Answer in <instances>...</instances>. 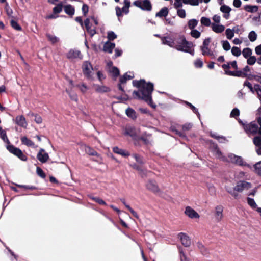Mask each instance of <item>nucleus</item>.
I'll use <instances>...</instances> for the list:
<instances>
[{
	"label": "nucleus",
	"mask_w": 261,
	"mask_h": 261,
	"mask_svg": "<svg viewBox=\"0 0 261 261\" xmlns=\"http://www.w3.org/2000/svg\"><path fill=\"white\" fill-rule=\"evenodd\" d=\"M67 58L69 59H74L79 58L82 59V56L79 50L75 49H71L67 54Z\"/></svg>",
	"instance_id": "obj_16"
},
{
	"label": "nucleus",
	"mask_w": 261,
	"mask_h": 261,
	"mask_svg": "<svg viewBox=\"0 0 261 261\" xmlns=\"http://www.w3.org/2000/svg\"><path fill=\"white\" fill-rule=\"evenodd\" d=\"M253 143L255 146V147L261 145V135L257 136L253 138Z\"/></svg>",
	"instance_id": "obj_46"
},
{
	"label": "nucleus",
	"mask_w": 261,
	"mask_h": 261,
	"mask_svg": "<svg viewBox=\"0 0 261 261\" xmlns=\"http://www.w3.org/2000/svg\"><path fill=\"white\" fill-rule=\"evenodd\" d=\"M93 86L96 92L98 93H105L110 91V89L108 87L103 85L94 84Z\"/></svg>",
	"instance_id": "obj_23"
},
{
	"label": "nucleus",
	"mask_w": 261,
	"mask_h": 261,
	"mask_svg": "<svg viewBox=\"0 0 261 261\" xmlns=\"http://www.w3.org/2000/svg\"><path fill=\"white\" fill-rule=\"evenodd\" d=\"M255 93H256L257 95L258 98L259 99L260 101L261 102V86H260L259 85H255Z\"/></svg>",
	"instance_id": "obj_52"
},
{
	"label": "nucleus",
	"mask_w": 261,
	"mask_h": 261,
	"mask_svg": "<svg viewBox=\"0 0 261 261\" xmlns=\"http://www.w3.org/2000/svg\"><path fill=\"white\" fill-rule=\"evenodd\" d=\"M124 134L135 138L138 136V131L133 127L128 126L125 128Z\"/></svg>",
	"instance_id": "obj_20"
},
{
	"label": "nucleus",
	"mask_w": 261,
	"mask_h": 261,
	"mask_svg": "<svg viewBox=\"0 0 261 261\" xmlns=\"http://www.w3.org/2000/svg\"><path fill=\"white\" fill-rule=\"evenodd\" d=\"M38 160L41 163H45L49 159V155L43 149H40L37 155Z\"/></svg>",
	"instance_id": "obj_15"
},
{
	"label": "nucleus",
	"mask_w": 261,
	"mask_h": 261,
	"mask_svg": "<svg viewBox=\"0 0 261 261\" xmlns=\"http://www.w3.org/2000/svg\"><path fill=\"white\" fill-rule=\"evenodd\" d=\"M222 47L225 51H228L230 49L231 46L229 42L227 40H222L221 42Z\"/></svg>",
	"instance_id": "obj_42"
},
{
	"label": "nucleus",
	"mask_w": 261,
	"mask_h": 261,
	"mask_svg": "<svg viewBox=\"0 0 261 261\" xmlns=\"http://www.w3.org/2000/svg\"><path fill=\"white\" fill-rule=\"evenodd\" d=\"M125 113L127 116L129 117H130L133 119H135L136 118V112L133 109L130 108H128L126 110Z\"/></svg>",
	"instance_id": "obj_35"
},
{
	"label": "nucleus",
	"mask_w": 261,
	"mask_h": 261,
	"mask_svg": "<svg viewBox=\"0 0 261 261\" xmlns=\"http://www.w3.org/2000/svg\"><path fill=\"white\" fill-rule=\"evenodd\" d=\"M113 151L115 153L120 154L124 157H126L129 155V153L127 151L119 148L118 147H113Z\"/></svg>",
	"instance_id": "obj_26"
},
{
	"label": "nucleus",
	"mask_w": 261,
	"mask_h": 261,
	"mask_svg": "<svg viewBox=\"0 0 261 261\" xmlns=\"http://www.w3.org/2000/svg\"><path fill=\"white\" fill-rule=\"evenodd\" d=\"M253 168L254 169V172L261 176V161L253 165Z\"/></svg>",
	"instance_id": "obj_37"
},
{
	"label": "nucleus",
	"mask_w": 261,
	"mask_h": 261,
	"mask_svg": "<svg viewBox=\"0 0 261 261\" xmlns=\"http://www.w3.org/2000/svg\"><path fill=\"white\" fill-rule=\"evenodd\" d=\"M90 198L100 205H107V203L99 197L90 196Z\"/></svg>",
	"instance_id": "obj_47"
},
{
	"label": "nucleus",
	"mask_w": 261,
	"mask_h": 261,
	"mask_svg": "<svg viewBox=\"0 0 261 261\" xmlns=\"http://www.w3.org/2000/svg\"><path fill=\"white\" fill-rule=\"evenodd\" d=\"M201 51L202 55L205 56H208L211 57L212 58L215 57V55L212 50H211L208 46L206 47H201Z\"/></svg>",
	"instance_id": "obj_27"
},
{
	"label": "nucleus",
	"mask_w": 261,
	"mask_h": 261,
	"mask_svg": "<svg viewBox=\"0 0 261 261\" xmlns=\"http://www.w3.org/2000/svg\"><path fill=\"white\" fill-rule=\"evenodd\" d=\"M252 54V51L250 48H245L242 50V55L243 57L247 59L250 57Z\"/></svg>",
	"instance_id": "obj_34"
},
{
	"label": "nucleus",
	"mask_w": 261,
	"mask_h": 261,
	"mask_svg": "<svg viewBox=\"0 0 261 261\" xmlns=\"http://www.w3.org/2000/svg\"><path fill=\"white\" fill-rule=\"evenodd\" d=\"M222 67L225 71V74L226 75H229L228 72H231V71H230L229 70V69L230 68L229 63H228L227 64H225L222 65Z\"/></svg>",
	"instance_id": "obj_61"
},
{
	"label": "nucleus",
	"mask_w": 261,
	"mask_h": 261,
	"mask_svg": "<svg viewBox=\"0 0 261 261\" xmlns=\"http://www.w3.org/2000/svg\"><path fill=\"white\" fill-rule=\"evenodd\" d=\"M13 121L17 125L23 128H25L28 126V123L26 121V119L25 117L22 115L17 116L16 118L13 119Z\"/></svg>",
	"instance_id": "obj_11"
},
{
	"label": "nucleus",
	"mask_w": 261,
	"mask_h": 261,
	"mask_svg": "<svg viewBox=\"0 0 261 261\" xmlns=\"http://www.w3.org/2000/svg\"><path fill=\"white\" fill-rule=\"evenodd\" d=\"M21 141L23 144H25L27 146L32 147L34 146V143L26 137H22L21 138Z\"/></svg>",
	"instance_id": "obj_32"
},
{
	"label": "nucleus",
	"mask_w": 261,
	"mask_h": 261,
	"mask_svg": "<svg viewBox=\"0 0 261 261\" xmlns=\"http://www.w3.org/2000/svg\"><path fill=\"white\" fill-rule=\"evenodd\" d=\"M212 30L216 33H221L225 30V26L220 23H212Z\"/></svg>",
	"instance_id": "obj_22"
},
{
	"label": "nucleus",
	"mask_w": 261,
	"mask_h": 261,
	"mask_svg": "<svg viewBox=\"0 0 261 261\" xmlns=\"http://www.w3.org/2000/svg\"><path fill=\"white\" fill-rule=\"evenodd\" d=\"M229 76L245 77L246 74L243 72L242 70H236L235 71L229 72Z\"/></svg>",
	"instance_id": "obj_28"
},
{
	"label": "nucleus",
	"mask_w": 261,
	"mask_h": 261,
	"mask_svg": "<svg viewBox=\"0 0 261 261\" xmlns=\"http://www.w3.org/2000/svg\"><path fill=\"white\" fill-rule=\"evenodd\" d=\"M115 47V44L114 43L111 42L109 41L105 43L103 47V50L105 52L111 54L113 52V49Z\"/></svg>",
	"instance_id": "obj_21"
},
{
	"label": "nucleus",
	"mask_w": 261,
	"mask_h": 261,
	"mask_svg": "<svg viewBox=\"0 0 261 261\" xmlns=\"http://www.w3.org/2000/svg\"><path fill=\"white\" fill-rule=\"evenodd\" d=\"M162 43L164 44L167 45L171 47H174L175 39H173L170 37H164L162 38Z\"/></svg>",
	"instance_id": "obj_24"
},
{
	"label": "nucleus",
	"mask_w": 261,
	"mask_h": 261,
	"mask_svg": "<svg viewBox=\"0 0 261 261\" xmlns=\"http://www.w3.org/2000/svg\"><path fill=\"white\" fill-rule=\"evenodd\" d=\"M46 36L48 38V39L52 43H55L59 41V39L58 37L51 35L50 34H47Z\"/></svg>",
	"instance_id": "obj_44"
},
{
	"label": "nucleus",
	"mask_w": 261,
	"mask_h": 261,
	"mask_svg": "<svg viewBox=\"0 0 261 261\" xmlns=\"http://www.w3.org/2000/svg\"><path fill=\"white\" fill-rule=\"evenodd\" d=\"M211 148L214 155H215L216 158L220 159L223 161L226 160L225 158L222 155L221 152L219 149L216 144L213 143Z\"/></svg>",
	"instance_id": "obj_19"
},
{
	"label": "nucleus",
	"mask_w": 261,
	"mask_h": 261,
	"mask_svg": "<svg viewBox=\"0 0 261 261\" xmlns=\"http://www.w3.org/2000/svg\"><path fill=\"white\" fill-rule=\"evenodd\" d=\"M240 115V111L238 109L234 108L233 109L231 113H230V116L232 117H235L237 116H238Z\"/></svg>",
	"instance_id": "obj_63"
},
{
	"label": "nucleus",
	"mask_w": 261,
	"mask_h": 261,
	"mask_svg": "<svg viewBox=\"0 0 261 261\" xmlns=\"http://www.w3.org/2000/svg\"><path fill=\"white\" fill-rule=\"evenodd\" d=\"M247 59V63L249 65H254L256 62L257 63V59L254 56H251Z\"/></svg>",
	"instance_id": "obj_43"
},
{
	"label": "nucleus",
	"mask_w": 261,
	"mask_h": 261,
	"mask_svg": "<svg viewBox=\"0 0 261 261\" xmlns=\"http://www.w3.org/2000/svg\"><path fill=\"white\" fill-rule=\"evenodd\" d=\"M28 115L31 116H35L34 120L36 122V123H37V124H40L42 123V119L40 116L37 115H35L34 114H33L32 113H30L29 114H28Z\"/></svg>",
	"instance_id": "obj_50"
},
{
	"label": "nucleus",
	"mask_w": 261,
	"mask_h": 261,
	"mask_svg": "<svg viewBox=\"0 0 261 261\" xmlns=\"http://www.w3.org/2000/svg\"><path fill=\"white\" fill-rule=\"evenodd\" d=\"M134 77V74L132 72L126 73L123 77H121L120 79L121 83H125L127 80H130Z\"/></svg>",
	"instance_id": "obj_30"
},
{
	"label": "nucleus",
	"mask_w": 261,
	"mask_h": 261,
	"mask_svg": "<svg viewBox=\"0 0 261 261\" xmlns=\"http://www.w3.org/2000/svg\"><path fill=\"white\" fill-rule=\"evenodd\" d=\"M244 9L248 12H255L258 10V7L257 6L246 5L244 7Z\"/></svg>",
	"instance_id": "obj_33"
},
{
	"label": "nucleus",
	"mask_w": 261,
	"mask_h": 261,
	"mask_svg": "<svg viewBox=\"0 0 261 261\" xmlns=\"http://www.w3.org/2000/svg\"><path fill=\"white\" fill-rule=\"evenodd\" d=\"M228 157V159L227 161L241 166L246 165V164H244L243 161L240 156H237L233 154H230Z\"/></svg>",
	"instance_id": "obj_13"
},
{
	"label": "nucleus",
	"mask_w": 261,
	"mask_h": 261,
	"mask_svg": "<svg viewBox=\"0 0 261 261\" xmlns=\"http://www.w3.org/2000/svg\"><path fill=\"white\" fill-rule=\"evenodd\" d=\"M177 15L181 18H185L186 16V11L182 9H177Z\"/></svg>",
	"instance_id": "obj_51"
},
{
	"label": "nucleus",
	"mask_w": 261,
	"mask_h": 261,
	"mask_svg": "<svg viewBox=\"0 0 261 261\" xmlns=\"http://www.w3.org/2000/svg\"><path fill=\"white\" fill-rule=\"evenodd\" d=\"M174 48L178 51L189 53L192 56L194 55L193 44L187 41L184 36H179L175 38Z\"/></svg>",
	"instance_id": "obj_2"
},
{
	"label": "nucleus",
	"mask_w": 261,
	"mask_h": 261,
	"mask_svg": "<svg viewBox=\"0 0 261 261\" xmlns=\"http://www.w3.org/2000/svg\"><path fill=\"white\" fill-rule=\"evenodd\" d=\"M133 5L142 10L150 11L152 9V5L149 0L136 1Z\"/></svg>",
	"instance_id": "obj_7"
},
{
	"label": "nucleus",
	"mask_w": 261,
	"mask_h": 261,
	"mask_svg": "<svg viewBox=\"0 0 261 261\" xmlns=\"http://www.w3.org/2000/svg\"><path fill=\"white\" fill-rule=\"evenodd\" d=\"M190 34L192 37L198 38L200 36L201 33L196 29H193L191 30Z\"/></svg>",
	"instance_id": "obj_55"
},
{
	"label": "nucleus",
	"mask_w": 261,
	"mask_h": 261,
	"mask_svg": "<svg viewBox=\"0 0 261 261\" xmlns=\"http://www.w3.org/2000/svg\"><path fill=\"white\" fill-rule=\"evenodd\" d=\"M98 24L97 20L93 17L87 18L84 21V25L87 32L91 36L96 34V26Z\"/></svg>",
	"instance_id": "obj_4"
},
{
	"label": "nucleus",
	"mask_w": 261,
	"mask_h": 261,
	"mask_svg": "<svg viewBox=\"0 0 261 261\" xmlns=\"http://www.w3.org/2000/svg\"><path fill=\"white\" fill-rule=\"evenodd\" d=\"M64 11L65 13L69 15H73L74 13V8L70 5H68L65 6Z\"/></svg>",
	"instance_id": "obj_31"
},
{
	"label": "nucleus",
	"mask_w": 261,
	"mask_h": 261,
	"mask_svg": "<svg viewBox=\"0 0 261 261\" xmlns=\"http://www.w3.org/2000/svg\"><path fill=\"white\" fill-rule=\"evenodd\" d=\"M110 71L113 74V76L115 77L119 74L118 69L115 67H113L111 69H110Z\"/></svg>",
	"instance_id": "obj_59"
},
{
	"label": "nucleus",
	"mask_w": 261,
	"mask_h": 261,
	"mask_svg": "<svg viewBox=\"0 0 261 261\" xmlns=\"http://www.w3.org/2000/svg\"><path fill=\"white\" fill-rule=\"evenodd\" d=\"M11 25L14 29L17 31H20L21 30V27L18 24V23L16 21L14 20H11Z\"/></svg>",
	"instance_id": "obj_56"
},
{
	"label": "nucleus",
	"mask_w": 261,
	"mask_h": 261,
	"mask_svg": "<svg viewBox=\"0 0 261 261\" xmlns=\"http://www.w3.org/2000/svg\"><path fill=\"white\" fill-rule=\"evenodd\" d=\"M247 203L252 208H257V205L253 199L248 198Z\"/></svg>",
	"instance_id": "obj_54"
},
{
	"label": "nucleus",
	"mask_w": 261,
	"mask_h": 261,
	"mask_svg": "<svg viewBox=\"0 0 261 261\" xmlns=\"http://www.w3.org/2000/svg\"><path fill=\"white\" fill-rule=\"evenodd\" d=\"M243 127L247 134L255 135L259 134L258 125L255 122H252L249 124L243 123Z\"/></svg>",
	"instance_id": "obj_6"
},
{
	"label": "nucleus",
	"mask_w": 261,
	"mask_h": 261,
	"mask_svg": "<svg viewBox=\"0 0 261 261\" xmlns=\"http://www.w3.org/2000/svg\"><path fill=\"white\" fill-rule=\"evenodd\" d=\"M62 3H60L55 6L53 9L54 13L57 14L60 13L62 10Z\"/></svg>",
	"instance_id": "obj_57"
},
{
	"label": "nucleus",
	"mask_w": 261,
	"mask_h": 261,
	"mask_svg": "<svg viewBox=\"0 0 261 261\" xmlns=\"http://www.w3.org/2000/svg\"><path fill=\"white\" fill-rule=\"evenodd\" d=\"M9 151L14 155H16L22 161H26L27 160V157L26 155L23 153L22 151L18 148H16L13 146H10L8 147Z\"/></svg>",
	"instance_id": "obj_9"
},
{
	"label": "nucleus",
	"mask_w": 261,
	"mask_h": 261,
	"mask_svg": "<svg viewBox=\"0 0 261 261\" xmlns=\"http://www.w3.org/2000/svg\"><path fill=\"white\" fill-rule=\"evenodd\" d=\"M231 53L233 56L239 57L241 54V50L239 47L234 46L231 48Z\"/></svg>",
	"instance_id": "obj_45"
},
{
	"label": "nucleus",
	"mask_w": 261,
	"mask_h": 261,
	"mask_svg": "<svg viewBox=\"0 0 261 261\" xmlns=\"http://www.w3.org/2000/svg\"><path fill=\"white\" fill-rule=\"evenodd\" d=\"M123 4L124 5L121 8L119 6L115 7L116 15L119 21H120V18L122 17L123 15H127L129 12V9L130 6V1L124 0Z\"/></svg>",
	"instance_id": "obj_5"
},
{
	"label": "nucleus",
	"mask_w": 261,
	"mask_h": 261,
	"mask_svg": "<svg viewBox=\"0 0 261 261\" xmlns=\"http://www.w3.org/2000/svg\"><path fill=\"white\" fill-rule=\"evenodd\" d=\"M179 253L180 255V259L181 261H189L188 258L187 257L185 254L183 252L182 249H179Z\"/></svg>",
	"instance_id": "obj_64"
},
{
	"label": "nucleus",
	"mask_w": 261,
	"mask_h": 261,
	"mask_svg": "<svg viewBox=\"0 0 261 261\" xmlns=\"http://www.w3.org/2000/svg\"><path fill=\"white\" fill-rule=\"evenodd\" d=\"M220 10L223 13V17L225 19L227 20L230 18V13L231 11L230 7L226 5H222L220 8Z\"/></svg>",
	"instance_id": "obj_18"
},
{
	"label": "nucleus",
	"mask_w": 261,
	"mask_h": 261,
	"mask_svg": "<svg viewBox=\"0 0 261 261\" xmlns=\"http://www.w3.org/2000/svg\"><path fill=\"white\" fill-rule=\"evenodd\" d=\"M200 22L202 25L206 27H209L212 24L210 19L206 17H202Z\"/></svg>",
	"instance_id": "obj_40"
},
{
	"label": "nucleus",
	"mask_w": 261,
	"mask_h": 261,
	"mask_svg": "<svg viewBox=\"0 0 261 261\" xmlns=\"http://www.w3.org/2000/svg\"><path fill=\"white\" fill-rule=\"evenodd\" d=\"M248 38L251 42H254L257 39V34L254 31H252L249 33Z\"/></svg>",
	"instance_id": "obj_48"
},
{
	"label": "nucleus",
	"mask_w": 261,
	"mask_h": 261,
	"mask_svg": "<svg viewBox=\"0 0 261 261\" xmlns=\"http://www.w3.org/2000/svg\"><path fill=\"white\" fill-rule=\"evenodd\" d=\"M185 214L191 219H198L199 218V215L193 208L190 206H187L185 211Z\"/></svg>",
	"instance_id": "obj_17"
},
{
	"label": "nucleus",
	"mask_w": 261,
	"mask_h": 261,
	"mask_svg": "<svg viewBox=\"0 0 261 261\" xmlns=\"http://www.w3.org/2000/svg\"><path fill=\"white\" fill-rule=\"evenodd\" d=\"M225 34L228 39H231L234 36V30L228 28L225 31Z\"/></svg>",
	"instance_id": "obj_41"
},
{
	"label": "nucleus",
	"mask_w": 261,
	"mask_h": 261,
	"mask_svg": "<svg viewBox=\"0 0 261 261\" xmlns=\"http://www.w3.org/2000/svg\"><path fill=\"white\" fill-rule=\"evenodd\" d=\"M82 69L83 74L87 79H93V74L92 73L93 67L90 63L88 61L84 62L83 64Z\"/></svg>",
	"instance_id": "obj_8"
},
{
	"label": "nucleus",
	"mask_w": 261,
	"mask_h": 261,
	"mask_svg": "<svg viewBox=\"0 0 261 261\" xmlns=\"http://www.w3.org/2000/svg\"><path fill=\"white\" fill-rule=\"evenodd\" d=\"M255 52L257 55L260 57L257 59V64L261 65V44L257 45L255 48Z\"/></svg>",
	"instance_id": "obj_38"
},
{
	"label": "nucleus",
	"mask_w": 261,
	"mask_h": 261,
	"mask_svg": "<svg viewBox=\"0 0 261 261\" xmlns=\"http://www.w3.org/2000/svg\"><path fill=\"white\" fill-rule=\"evenodd\" d=\"M107 38L109 41L114 40L117 38V35L113 31H109L107 33Z\"/></svg>",
	"instance_id": "obj_53"
},
{
	"label": "nucleus",
	"mask_w": 261,
	"mask_h": 261,
	"mask_svg": "<svg viewBox=\"0 0 261 261\" xmlns=\"http://www.w3.org/2000/svg\"><path fill=\"white\" fill-rule=\"evenodd\" d=\"M146 188L148 190L154 193L158 194L160 192V190L155 181H148V182L146 184Z\"/></svg>",
	"instance_id": "obj_14"
},
{
	"label": "nucleus",
	"mask_w": 261,
	"mask_h": 261,
	"mask_svg": "<svg viewBox=\"0 0 261 261\" xmlns=\"http://www.w3.org/2000/svg\"><path fill=\"white\" fill-rule=\"evenodd\" d=\"M251 188V184L246 181H238L234 187H231L228 185L225 186L226 190L234 198H237L238 196L237 192L241 193Z\"/></svg>",
	"instance_id": "obj_3"
},
{
	"label": "nucleus",
	"mask_w": 261,
	"mask_h": 261,
	"mask_svg": "<svg viewBox=\"0 0 261 261\" xmlns=\"http://www.w3.org/2000/svg\"><path fill=\"white\" fill-rule=\"evenodd\" d=\"M184 0H175L174 7L176 9L181 8L182 6Z\"/></svg>",
	"instance_id": "obj_60"
},
{
	"label": "nucleus",
	"mask_w": 261,
	"mask_h": 261,
	"mask_svg": "<svg viewBox=\"0 0 261 261\" xmlns=\"http://www.w3.org/2000/svg\"><path fill=\"white\" fill-rule=\"evenodd\" d=\"M178 238L180 239L181 244L185 247H188L191 245V239L187 234L180 232L178 234Z\"/></svg>",
	"instance_id": "obj_10"
},
{
	"label": "nucleus",
	"mask_w": 261,
	"mask_h": 261,
	"mask_svg": "<svg viewBox=\"0 0 261 261\" xmlns=\"http://www.w3.org/2000/svg\"><path fill=\"white\" fill-rule=\"evenodd\" d=\"M133 85L138 88V91L133 92V96L136 98L144 100L153 108L155 107L152 100L151 94L153 90V84L152 83H146L144 80L134 81Z\"/></svg>",
	"instance_id": "obj_1"
},
{
	"label": "nucleus",
	"mask_w": 261,
	"mask_h": 261,
	"mask_svg": "<svg viewBox=\"0 0 261 261\" xmlns=\"http://www.w3.org/2000/svg\"><path fill=\"white\" fill-rule=\"evenodd\" d=\"M198 23V20L195 19H192L188 21V27L191 30H193L197 25Z\"/></svg>",
	"instance_id": "obj_36"
},
{
	"label": "nucleus",
	"mask_w": 261,
	"mask_h": 261,
	"mask_svg": "<svg viewBox=\"0 0 261 261\" xmlns=\"http://www.w3.org/2000/svg\"><path fill=\"white\" fill-rule=\"evenodd\" d=\"M66 92L68 93L69 96L74 101H77L78 99L77 95L76 94L72 93L71 91L66 90Z\"/></svg>",
	"instance_id": "obj_62"
},
{
	"label": "nucleus",
	"mask_w": 261,
	"mask_h": 261,
	"mask_svg": "<svg viewBox=\"0 0 261 261\" xmlns=\"http://www.w3.org/2000/svg\"><path fill=\"white\" fill-rule=\"evenodd\" d=\"M223 207L221 205H218L216 206L214 211V218L216 221H220L223 217Z\"/></svg>",
	"instance_id": "obj_12"
},
{
	"label": "nucleus",
	"mask_w": 261,
	"mask_h": 261,
	"mask_svg": "<svg viewBox=\"0 0 261 261\" xmlns=\"http://www.w3.org/2000/svg\"><path fill=\"white\" fill-rule=\"evenodd\" d=\"M81 148L84 150L85 152L91 155H98V153L89 146L85 145H81Z\"/></svg>",
	"instance_id": "obj_25"
},
{
	"label": "nucleus",
	"mask_w": 261,
	"mask_h": 261,
	"mask_svg": "<svg viewBox=\"0 0 261 261\" xmlns=\"http://www.w3.org/2000/svg\"><path fill=\"white\" fill-rule=\"evenodd\" d=\"M76 87H77L83 93H85L87 92V91L88 90L89 88L88 86H87L84 83H81L76 85Z\"/></svg>",
	"instance_id": "obj_39"
},
{
	"label": "nucleus",
	"mask_w": 261,
	"mask_h": 261,
	"mask_svg": "<svg viewBox=\"0 0 261 261\" xmlns=\"http://www.w3.org/2000/svg\"><path fill=\"white\" fill-rule=\"evenodd\" d=\"M169 10L167 7H164L162 8L159 12H158L155 16L156 17H166L168 15Z\"/></svg>",
	"instance_id": "obj_29"
},
{
	"label": "nucleus",
	"mask_w": 261,
	"mask_h": 261,
	"mask_svg": "<svg viewBox=\"0 0 261 261\" xmlns=\"http://www.w3.org/2000/svg\"><path fill=\"white\" fill-rule=\"evenodd\" d=\"M200 3L199 0H184V4L193 6H197Z\"/></svg>",
	"instance_id": "obj_49"
},
{
	"label": "nucleus",
	"mask_w": 261,
	"mask_h": 261,
	"mask_svg": "<svg viewBox=\"0 0 261 261\" xmlns=\"http://www.w3.org/2000/svg\"><path fill=\"white\" fill-rule=\"evenodd\" d=\"M194 64L196 68H201L203 66V62L200 59H197L195 60Z\"/></svg>",
	"instance_id": "obj_58"
}]
</instances>
